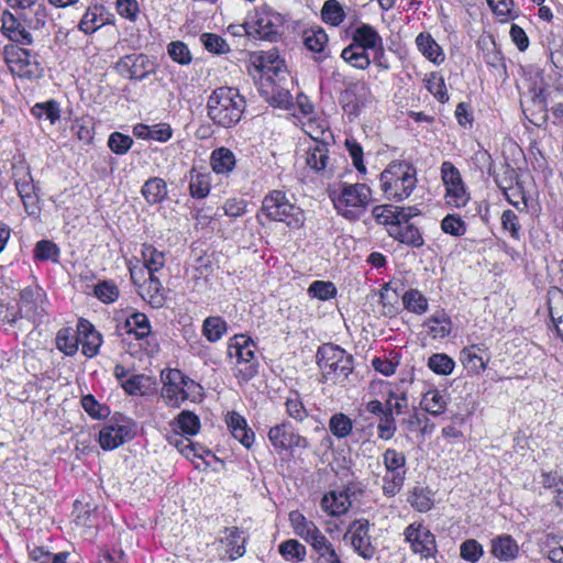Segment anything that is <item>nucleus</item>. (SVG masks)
Wrapping results in <instances>:
<instances>
[{
    "mask_svg": "<svg viewBox=\"0 0 563 563\" xmlns=\"http://www.w3.org/2000/svg\"><path fill=\"white\" fill-rule=\"evenodd\" d=\"M424 325L433 339H444L451 333L452 323L449 316L443 311H438L427 319Z\"/></svg>",
    "mask_w": 563,
    "mask_h": 563,
    "instance_id": "4c0bfd02",
    "label": "nucleus"
},
{
    "mask_svg": "<svg viewBox=\"0 0 563 563\" xmlns=\"http://www.w3.org/2000/svg\"><path fill=\"white\" fill-rule=\"evenodd\" d=\"M142 195L148 203L161 202L167 195L165 180L158 177L150 178L142 187Z\"/></svg>",
    "mask_w": 563,
    "mask_h": 563,
    "instance_id": "37998d69",
    "label": "nucleus"
},
{
    "mask_svg": "<svg viewBox=\"0 0 563 563\" xmlns=\"http://www.w3.org/2000/svg\"><path fill=\"white\" fill-rule=\"evenodd\" d=\"M369 530L371 526L367 519H356L349 525L343 534V540L350 543L354 552L364 560H372L376 554Z\"/></svg>",
    "mask_w": 563,
    "mask_h": 563,
    "instance_id": "9d476101",
    "label": "nucleus"
},
{
    "mask_svg": "<svg viewBox=\"0 0 563 563\" xmlns=\"http://www.w3.org/2000/svg\"><path fill=\"white\" fill-rule=\"evenodd\" d=\"M329 196L339 214L355 220L371 201V188L364 184L338 183L329 189Z\"/></svg>",
    "mask_w": 563,
    "mask_h": 563,
    "instance_id": "f03ea898",
    "label": "nucleus"
},
{
    "mask_svg": "<svg viewBox=\"0 0 563 563\" xmlns=\"http://www.w3.org/2000/svg\"><path fill=\"white\" fill-rule=\"evenodd\" d=\"M227 330L228 324L221 317H208L202 324V333L209 342L219 341Z\"/></svg>",
    "mask_w": 563,
    "mask_h": 563,
    "instance_id": "49530a36",
    "label": "nucleus"
},
{
    "mask_svg": "<svg viewBox=\"0 0 563 563\" xmlns=\"http://www.w3.org/2000/svg\"><path fill=\"white\" fill-rule=\"evenodd\" d=\"M227 426L233 435L246 449H250L255 440V433L249 428L246 419L236 411L228 412L225 418Z\"/></svg>",
    "mask_w": 563,
    "mask_h": 563,
    "instance_id": "a211bd4d",
    "label": "nucleus"
},
{
    "mask_svg": "<svg viewBox=\"0 0 563 563\" xmlns=\"http://www.w3.org/2000/svg\"><path fill=\"white\" fill-rule=\"evenodd\" d=\"M404 536L406 541L410 543L412 551L419 553L422 558H431L435 553V537L422 525H409L405 529Z\"/></svg>",
    "mask_w": 563,
    "mask_h": 563,
    "instance_id": "ddd939ff",
    "label": "nucleus"
},
{
    "mask_svg": "<svg viewBox=\"0 0 563 563\" xmlns=\"http://www.w3.org/2000/svg\"><path fill=\"white\" fill-rule=\"evenodd\" d=\"M352 503L344 490H333L325 494L321 500V508L329 516H341L349 511Z\"/></svg>",
    "mask_w": 563,
    "mask_h": 563,
    "instance_id": "a878e982",
    "label": "nucleus"
},
{
    "mask_svg": "<svg viewBox=\"0 0 563 563\" xmlns=\"http://www.w3.org/2000/svg\"><path fill=\"white\" fill-rule=\"evenodd\" d=\"M262 209L269 219L288 225H298L301 222L300 208L291 203L282 190L271 191L264 198Z\"/></svg>",
    "mask_w": 563,
    "mask_h": 563,
    "instance_id": "6e6552de",
    "label": "nucleus"
},
{
    "mask_svg": "<svg viewBox=\"0 0 563 563\" xmlns=\"http://www.w3.org/2000/svg\"><path fill=\"white\" fill-rule=\"evenodd\" d=\"M210 163L214 173L228 174L235 166V155L229 148L220 147L211 153Z\"/></svg>",
    "mask_w": 563,
    "mask_h": 563,
    "instance_id": "ea45409f",
    "label": "nucleus"
},
{
    "mask_svg": "<svg viewBox=\"0 0 563 563\" xmlns=\"http://www.w3.org/2000/svg\"><path fill=\"white\" fill-rule=\"evenodd\" d=\"M308 294L319 300H329L335 297L336 287L331 282L316 280L309 286Z\"/></svg>",
    "mask_w": 563,
    "mask_h": 563,
    "instance_id": "13d9d810",
    "label": "nucleus"
},
{
    "mask_svg": "<svg viewBox=\"0 0 563 563\" xmlns=\"http://www.w3.org/2000/svg\"><path fill=\"white\" fill-rule=\"evenodd\" d=\"M408 501L419 512H427L433 506L431 493L423 487H415L408 497Z\"/></svg>",
    "mask_w": 563,
    "mask_h": 563,
    "instance_id": "5fc2aeb1",
    "label": "nucleus"
},
{
    "mask_svg": "<svg viewBox=\"0 0 563 563\" xmlns=\"http://www.w3.org/2000/svg\"><path fill=\"white\" fill-rule=\"evenodd\" d=\"M302 38L305 46L309 51L320 54V60L328 57V54H325L324 51L329 38L323 29L319 26L307 29L303 31Z\"/></svg>",
    "mask_w": 563,
    "mask_h": 563,
    "instance_id": "7c9ffc66",
    "label": "nucleus"
},
{
    "mask_svg": "<svg viewBox=\"0 0 563 563\" xmlns=\"http://www.w3.org/2000/svg\"><path fill=\"white\" fill-rule=\"evenodd\" d=\"M416 44L421 54L433 64L440 65L444 62L445 55L441 46L430 34L420 33L416 37Z\"/></svg>",
    "mask_w": 563,
    "mask_h": 563,
    "instance_id": "2f4dec72",
    "label": "nucleus"
},
{
    "mask_svg": "<svg viewBox=\"0 0 563 563\" xmlns=\"http://www.w3.org/2000/svg\"><path fill=\"white\" fill-rule=\"evenodd\" d=\"M490 553L503 562H510L519 554L518 542L509 534H500L490 541Z\"/></svg>",
    "mask_w": 563,
    "mask_h": 563,
    "instance_id": "4be33fe9",
    "label": "nucleus"
},
{
    "mask_svg": "<svg viewBox=\"0 0 563 563\" xmlns=\"http://www.w3.org/2000/svg\"><path fill=\"white\" fill-rule=\"evenodd\" d=\"M45 305L46 295L41 287H26L20 292L18 313L20 318L36 322L45 316Z\"/></svg>",
    "mask_w": 563,
    "mask_h": 563,
    "instance_id": "f8f14e48",
    "label": "nucleus"
},
{
    "mask_svg": "<svg viewBox=\"0 0 563 563\" xmlns=\"http://www.w3.org/2000/svg\"><path fill=\"white\" fill-rule=\"evenodd\" d=\"M287 80H273L267 81V101L278 108L289 109L291 106V95L288 89Z\"/></svg>",
    "mask_w": 563,
    "mask_h": 563,
    "instance_id": "cd10ccee",
    "label": "nucleus"
},
{
    "mask_svg": "<svg viewBox=\"0 0 563 563\" xmlns=\"http://www.w3.org/2000/svg\"><path fill=\"white\" fill-rule=\"evenodd\" d=\"M31 113L37 119L45 118L51 124H55L60 118L59 104L55 100L35 103L31 109Z\"/></svg>",
    "mask_w": 563,
    "mask_h": 563,
    "instance_id": "de8ad7c7",
    "label": "nucleus"
},
{
    "mask_svg": "<svg viewBox=\"0 0 563 563\" xmlns=\"http://www.w3.org/2000/svg\"><path fill=\"white\" fill-rule=\"evenodd\" d=\"M446 202L455 208L464 207L470 200L464 183L445 188Z\"/></svg>",
    "mask_w": 563,
    "mask_h": 563,
    "instance_id": "e2e57ef3",
    "label": "nucleus"
},
{
    "mask_svg": "<svg viewBox=\"0 0 563 563\" xmlns=\"http://www.w3.org/2000/svg\"><path fill=\"white\" fill-rule=\"evenodd\" d=\"M329 150L327 144L313 139L312 144L306 151V164L317 173L327 170L329 165Z\"/></svg>",
    "mask_w": 563,
    "mask_h": 563,
    "instance_id": "c85d7f7f",
    "label": "nucleus"
},
{
    "mask_svg": "<svg viewBox=\"0 0 563 563\" xmlns=\"http://www.w3.org/2000/svg\"><path fill=\"white\" fill-rule=\"evenodd\" d=\"M406 461L405 454L395 449H387L384 452L383 463L386 468V474L383 477L382 488L385 496H395L404 486L406 478Z\"/></svg>",
    "mask_w": 563,
    "mask_h": 563,
    "instance_id": "1a4fd4ad",
    "label": "nucleus"
},
{
    "mask_svg": "<svg viewBox=\"0 0 563 563\" xmlns=\"http://www.w3.org/2000/svg\"><path fill=\"white\" fill-rule=\"evenodd\" d=\"M267 437L271 444L278 453L292 451L295 449L306 450L310 446L308 439L296 432L288 422H282L272 427L268 430Z\"/></svg>",
    "mask_w": 563,
    "mask_h": 563,
    "instance_id": "9b49d317",
    "label": "nucleus"
},
{
    "mask_svg": "<svg viewBox=\"0 0 563 563\" xmlns=\"http://www.w3.org/2000/svg\"><path fill=\"white\" fill-rule=\"evenodd\" d=\"M317 363L323 382L344 385L353 372V356L333 344H324L317 352Z\"/></svg>",
    "mask_w": 563,
    "mask_h": 563,
    "instance_id": "20e7f679",
    "label": "nucleus"
},
{
    "mask_svg": "<svg viewBox=\"0 0 563 563\" xmlns=\"http://www.w3.org/2000/svg\"><path fill=\"white\" fill-rule=\"evenodd\" d=\"M321 18L327 24L339 26L345 19V12L338 0H327L321 9Z\"/></svg>",
    "mask_w": 563,
    "mask_h": 563,
    "instance_id": "a18cd8bd",
    "label": "nucleus"
},
{
    "mask_svg": "<svg viewBox=\"0 0 563 563\" xmlns=\"http://www.w3.org/2000/svg\"><path fill=\"white\" fill-rule=\"evenodd\" d=\"M257 67L266 76L267 81L273 80V78L287 80V77H289L283 60L274 49L260 56Z\"/></svg>",
    "mask_w": 563,
    "mask_h": 563,
    "instance_id": "412c9836",
    "label": "nucleus"
},
{
    "mask_svg": "<svg viewBox=\"0 0 563 563\" xmlns=\"http://www.w3.org/2000/svg\"><path fill=\"white\" fill-rule=\"evenodd\" d=\"M289 522L295 534L305 540L307 543H309L321 532V530L313 521L308 520L305 515L298 510H292L289 512Z\"/></svg>",
    "mask_w": 563,
    "mask_h": 563,
    "instance_id": "bb28decb",
    "label": "nucleus"
},
{
    "mask_svg": "<svg viewBox=\"0 0 563 563\" xmlns=\"http://www.w3.org/2000/svg\"><path fill=\"white\" fill-rule=\"evenodd\" d=\"M31 51L15 45H7L4 47V58L12 74L21 78H31L33 71L30 69L32 65Z\"/></svg>",
    "mask_w": 563,
    "mask_h": 563,
    "instance_id": "dca6fc26",
    "label": "nucleus"
},
{
    "mask_svg": "<svg viewBox=\"0 0 563 563\" xmlns=\"http://www.w3.org/2000/svg\"><path fill=\"white\" fill-rule=\"evenodd\" d=\"M173 430L187 437L196 435L200 430V419L191 411H181L172 423Z\"/></svg>",
    "mask_w": 563,
    "mask_h": 563,
    "instance_id": "f704fd0d",
    "label": "nucleus"
},
{
    "mask_svg": "<svg viewBox=\"0 0 563 563\" xmlns=\"http://www.w3.org/2000/svg\"><path fill=\"white\" fill-rule=\"evenodd\" d=\"M279 553L286 560L302 562L306 559V547L296 539H289L279 544Z\"/></svg>",
    "mask_w": 563,
    "mask_h": 563,
    "instance_id": "864d4df0",
    "label": "nucleus"
},
{
    "mask_svg": "<svg viewBox=\"0 0 563 563\" xmlns=\"http://www.w3.org/2000/svg\"><path fill=\"white\" fill-rule=\"evenodd\" d=\"M200 41L205 48L214 54H225L230 51V46L227 41L214 33H203L200 36Z\"/></svg>",
    "mask_w": 563,
    "mask_h": 563,
    "instance_id": "bf43d9fd",
    "label": "nucleus"
},
{
    "mask_svg": "<svg viewBox=\"0 0 563 563\" xmlns=\"http://www.w3.org/2000/svg\"><path fill=\"white\" fill-rule=\"evenodd\" d=\"M342 59L354 68L364 70L371 65V58L366 49L351 43L341 52Z\"/></svg>",
    "mask_w": 563,
    "mask_h": 563,
    "instance_id": "58836bf2",
    "label": "nucleus"
},
{
    "mask_svg": "<svg viewBox=\"0 0 563 563\" xmlns=\"http://www.w3.org/2000/svg\"><path fill=\"white\" fill-rule=\"evenodd\" d=\"M78 339L81 343V351L87 357H93L98 354L102 344L101 334L96 331L90 322L81 320L78 324Z\"/></svg>",
    "mask_w": 563,
    "mask_h": 563,
    "instance_id": "6ab92c4d",
    "label": "nucleus"
},
{
    "mask_svg": "<svg viewBox=\"0 0 563 563\" xmlns=\"http://www.w3.org/2000/svg\"><path fill=\"white\" fill-rule=\"evenodd\" d=\"M316 563H343L334 544L321 531L309 543Z\"/></svg>",
    "mask_w": 563,
    "mask_h": 563,
    "instance_id": "aec40b11",
    "label": "nucleus"
},
{
    "mask_svg": "<svg viewBox=\"0 0 563 563\" xmlns=\"http://www.w3.org/2000/svg\"><path fill=\"white\" fill-rule=\"evenodd\" d=\"M142 258L148 274L153 275L165 265V255L152 245H143Z\"/></svg>",
    "mask_w": 563,
    "mask_h": 563,
    "instance_id": "3c124183",
    "label": "nucleus"
},
{
    "mask_svg": "<svg viewBox=\"0 0 563 563\" xmlns=\"http://www.w3.org/2000/svg\"><path fill=\"white\" fill-rule=\"evenodd\" d=\"M506 200L512 205L518 211L523 212L527 210V197L522 188L517 185L515 187L503 188Z\"/></svg>",
    "mask_w": 563,
    "mask_h": 563,
    "instance_id": "774afa93",
    "label": "nucleus"
},
{
    "mask_svg": "<svg viewBox=\"0 0 563 563\" xmlns=\"http://www.w3.org/2000/svg\"><path fill=\"white\" fill-rule=\"evenodd\" d=\"M135 423L123 416H114L99 431V443L103 450L119 448L135 437Z\"/></svg>",
    "mask_w": 563,
    "mask_h": 563,
    "instance_id": "0eeeda50",
    "label": "nucleus"
},
{
    "mask_svg": "<svg viewBox=\"0 0 563 563\" xmlns=\"http://www.w3.org/2000/svg\"><path fill=\"white\" fill-rule=\"evenodd\" d=\"M167 52L174 62L181 65H188L192 59L188 46L180 41L169 43Z\"/></svg>",
    "mask_w": 563,
    "mask_h": 563,
    "instance_id": "338daca9",
    "label": "nucleus"
},
{
    "mask_svg": "<svg viewBox=\"0 0 563 563\" xmlns=\"http://www.w3.org/2000/svg\"><path fill=\"white\" fill-rule=\"evenodd\" d=\"M246 108L245 98L236 88L222 86L214 89L207 101L209 119L221 128L235 126Z\"/></svg>",
    "mask_w": 563,
    "mask_h": 563,
    "instance_id": "f257e3e1",
    "label": "nucleus"
},
{
    "mask_svg": "<svg viewBox=\"0 0 563 563\" xmlns=\"http://www.w3.org/2000/svg\"><path fill=\"white\" fill-rule=\"evenodd\" d=\"M541 553L553 563H563V538L549 533L540 544Z\"/></svg>",
    "mask_w": 563,
    "mask_h": 563,
    "instance_id": "79ce46f5",
    "label": "nucleus"
},
{
    "mask_svg": "<svg viewBox=\"0 0 563 563\" xmlns=\"http://www.w3.org/2000/svg\"><path fill=\"white\" fill-rule=\"evenodd\" d=\"M352 43L368 51L380 46L383 38L372 25L364 23L354 30L352 34Z\"/></svg>",
    "mask_w": 563,
    "mask_h": 563,
    "instance_id": "c756f323",
    "label": "nucleus"
},
{
    "mask_svg": "<svg viewBox=\"0 0 563 563\" xmlns=\"http://www.w3.org/2000/svg\"><path fill=\"white\" fill-rule=\"evenodd\" d=\"M396 421L391 415V408H387V411L380 417L377 426V435L379 439L388 441L396 432Z\"/></svg>",
    "mask_w": 563,
    "mask_h": 563,
    "instance_id": "0e129e2a",
    "label": "nucleus"
},
{
    "mask_svg": "<svg viewBox=\"0 0 563 563\" xmlns=\"http://www.w3.org/2000/svg\"><path fill=\"white\" fill-rule=\"evenodd\" d=\"M405 308L416 314H423L428 310V299L417 289H409L402 295Z\"/></svg>",
    "mask_w": 563,
    "mask_h": 563,
    "instance_id": "8fccbe9b",
    "label": "nucleus"
},
{
    "mask_svg": "<svg viewBox=\"0 0 563 563\" xmlns=\"http://www.w3.org/2000/svg\"><path fill=\"white\" fill-rule=\"evenodd\" d=\"M120 329L126 334H133L136 340H142L151 333L150 320L142 312L130 314Z\"/></svg>",
    "mask_w": 563,
    "mask_h": 563,
    "instance_id": "473e14b6",
    "label": "nucleus"
},
{
    "mask_svg": "<svg viewBox=\"0 0 563 563\" xmlns=\"http://www.w3.org/2000/svg\"><path fill=\"white\" fill-rule=\"evenodd\" d=\"M330 432L339 440L347 438L353 430V421L343 412H336L329 420Z\"/></svg>",
    "mask_w": 563,
    "mask_h": 563,
    "instance_id": "c03bdc74",
    "label": "nucleus"
},
{
    "mask_svg": "<svg viewBox=\"0 0 563 563\" xmlns=\"http://www.w3.org/2000/svg\"><path fill=\"white\" fill-rule=\"evenodd\" d=\"M110 14L103 5L89 7L80 20L78 27L85 34H92L103 25L110 23Z\"/></svg>",
    "mask_w": 563,
    "mask_h": 563,
    "instance_id": "b1692460",
    "label": "nucleus"
},
{
    "mask_svg": "<svg viewBox=\"0 0 563 563\" xmlns=\"http://www.w3.org/2000/svg\"><path fill=\"white\" fill-rule=\"evenodd\" d=\"M428 366L435 374L450 375L455 367V362L444 353H437L429 357Z\"/></svg>",
    "mask_w": 563,
    "mask_h": 563,
    "instance_id": "6e6d98bb",
    "label": "nucleus"
},
{
    "mask_svg": "<svg viewBox=\"0 0 563 563\" xmlns=\"http://www.w3.org/2000/svg\"><path fill=\"white\" fill-rule=\"evenodd\" d=\"M285 406L288 416L297 421H303L308 417V411L298 393H292L287 398Z\"/></svg>",
    "mask_w": 563,
    "mask_h": 563,
    "instance_id": "680f3d73",
    "label": "nucleus"
},
{
    "mask_svg": "<svg viewBox=\"0 0 563 563\" xmlns=\"http://www.w3.org/2000/svg\"><path fill=\"white\" fill-rule=\"evenodd\" d=\"M118 68L126 73L130 79L142 80L154 73V63L144 54H132L120 58Z\"/></svg>",
    "mask_w": 563,
    "mask_h": 563,
    "instance_id": "2eb2a0df",
    "label": "nucleus"
},
{
    "mask_svg": "<svg viewBox=\"0 0 563 563\" xmlns=\"http://www.w3.org/2000/svg\"><path fill=\"white\" fill-rule=\"evenodd\" d=\"M388 232L391 238L411 247H420L424 243L419 229L411 223L396 222Z\"/></svg>",
    "mask_w": 563,
    "mask_h": 563,
    "instance_id": "393cba45",
    "label": "nucleus"
},
{
    "mask_svg": "<svg viewBox=\"0 0 563 563\" xmlns=\"http://www.w3.org/2000/svg\"><path fill=\"white\" fill-rule=\"evenodd\" d=\"M78 335L68 328H63L57 332L56 346L66 355H74L78 351Z\"/></svg>",
    "mask_w": 563,
    "mask_h": 563,
    "instance_id": "09e8293b",
    "label": "nucleus"
},
{
    "mask_svg": "<svg viewBox=\"0 0 563 563\" xmlns=\"http://www.w3.org/2000/svg\"><path fill=\"white\" fill-rule=\"evenodd\" d=\"M449 396L444 390L432 389L427 391L421 400L423 409L432 416H440L445 411Z\"/></svg>",
    "mask_w": 563,
    "mask_h": 563,
    "instance_id": "c9c22d12",
    "label": "nucleus"
},
{
    "mask_svg": "<svg viewBox=\"0 0 563 563\" xmlns=\"http://www.w3.org/2000/svg\"><path fill=\"white\" fill-rule=\"evenodd\" d=\"M223 551V556L230 560H236L245 553V537L238 527L225 528L219 539Z\"/></svg>",
    "mask_w": 563,
    "mask_h": 563,
    "instance_id": "f3484780",
    "label": "nucleus"
},
{
    "mask_svg": "<svg viewBox=\"0 0 563 563\" xmlns=\"http://www.w3.org/2000/svg\"><path fill=\"white\" fill-rule=\"evenodd\" d=\"M34 257L38 261L51 260L53 262H57L59 257V249L49 240H41L35 244Z\"/></svg>",
    "mask_w": 563,
    "mask_h": 563,
    "instance_id": "4d7b16f0",
    "label": "nucleus"
},
{
    "mask_svg": "<svg viewBox=\"0 0 563 563\" xmlns=\"http://www.w3.org/2000/svg\"><path fill=\"white\" fill-rule=\"evenodd\" d=\"M379 183L387 199L401 201L416 188V168L405 162H393L380 173Z\"/></svg>",
    "mask_w": 563,
    "mask_h": 563,
    "instance_id": "7ed1b4c3",
    "label": "nucleus"
},
{
    "mask_svg": "<svg viewBox=\"0 0 563 563\" xmlns=\"http://www.w3.org/2000/svg\"><path fill=\"white\" fill-rule=\"evenodd\" d=\"M190 194L194 198H206L210 192V178L209 175L201 174L195 169L190 170L189 180Z\"/></svg>",
    "mask_w": 563,
    "mask_h": 563,
    "instance_id": "603ef678",
    "label": "nucleus"
},
{
    "mask_svg": "<svg viewBox=\"0 0 563 563\" xmlns=\"http://www.w3.org/2000/svg\"><path fill=\"white\" fill-rule=\"evenodd\" d=\"M47 8L44 3L40 2V0L21 12L23 23L32 30L43 29L47 22Z\"/></svg>",
    "mask_w": 563,
    "mask_h": 563,
    "instance_id": "72a5a7b5",
    "label": "nucleus"
},
{
    "mask_svg": "<svg viewBox=\"0 0 563 563\" xmlns=\"http://www.w3.org/2000/svg\"><path fill=\"white\" fill-rule=\"evenodd\" d=\"M25 26L21 15L18 18L9 10L2 12L1 32L10 41L20 45H32L34 42L33 36Z\"/></svg>",
    "mask_w": 563,
    "mask_h": 563,
    "instance_id": "4468645a",
    "label": "nucleus"
},
{
    "mask_svg": "<svg viewBox=\"0 0 563 563\" xmlns=\"http://www.w3.org/2000/svg\"><path fill=\"white\" fill-rule=\"evenodd\" d=\"M460 555L463 560L475 563L484 555L483 545L475 539H467L460 545Z\"/></svg>",
    "mask_w": 563,
    "mask_h": 563,
    "instance_id": "052dcab7",
    "label": "nucleus"
},
{
    "mask_svg": "<svg viewBox=\"0 0 563 563\" xmlns=\"http://www.w3.org/2000/svg\"><path fill=\"white\" fill-rule=\"evenodd\" d=\"M256 346L254 341L244 335H234L228 344V355L236 358L238 373L240 380L247 382L257 374V361L255 357Z\"/></svg>",
    "mask_w": 563,
    "mask_h": 563,
    "instance_id": "423d86ee",
    "label": "nucleus"
},
{
    "mask_svg": "<svg viewBox=\"0 0 563 563\" xmlns=\"http://www.w3.org/2000/svg\"><path fill=\"white\" fill-rule=\"evenodd\" d=\"M95 295L102 302L111 303L118 299L119 288L113 282L104 280L95 286Z\"/></svg>",
    "mask_w": 563,
    "mask_h": 563,
    "instance_id": "69168bd1",
    "label": "nucleus"
},
{
    "mask_svg": "<svg viewBox=\"0 0 563 563\" xmlns=\"http://www.w3.org/2000/svg\"><path fill=\"white\" fill-rule=\"evenodd\" d=\"M483 351L479 345L473 344L460 352V361L470 374L479 375L486 369L489 357L484 358Z\"/></svg>",
    "mask_w": 563,
    "mask_h": 563,
    "instance_id": "5701e85b",
    "label": "nucleus"
},
{
    "mask_svg": "<svg viewBox=\"0 0 563 563\" xmlns=\"http://www.w3.org/2000/svg\"><path fill=\"white\" fill-rule=\"evenodd\" d=\"M148 280L141 286V296L153 307H162L164 305L163 286L161 280L153 274H148Z\"/></svg>",
    "mask_w": 563,
    "mask_h": 563,
    "instance_id": "a19ab883",
    "label": "nucleus"
},
{
    "mask_svg": "<svg viewBox=\"0 0 563 563\" xmlns=\"http://www.w3.org/2000/svg\"><path fill=\"white\" fill-rule=\"evenodd\" d=\"M161 379L163 382L161 395L167 406L178 408L185 400L195 399L200 395L201 386L179 369L163 371Z\"/></svg>",
    "mask_w": 563,
    "mask_h": 563,
    "instance_id": "39448f33",
    "label": "nucleus"
},
{
    "mask_svg": "<svg viewBox=\"0 0 563 563\" xmlns=\"http://www.w3.org/2000/svg\"><path fill=\"white\" fill-rule=\"evenodd\" d=\"M135 136L143 140H155L158 142H166L172 136V129L166 123L148 126L145 124H136L133 129Z\"/></svg>",
    "mask_w": 563,
    "mask_h": 563,
    "instance_id": "e433bc0d",
    "label": "nucleus"
}]
</instances>
